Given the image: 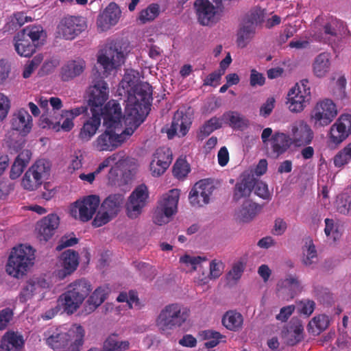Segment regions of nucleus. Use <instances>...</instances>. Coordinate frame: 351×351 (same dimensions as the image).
Segmentation results:
<instances>
[{"mask_svg":"<svg viewBox=\"0 0 351 351\" xmlns=\"http://www.w3.org/2000/svg\"><path fill=\"white\" fill-rule=\"evenodd\" d=\"M265 15V10L259 8H255L252 9L245 16L243 21L248 24L254 25V27H256L258 24H261L264 21Z\"/></svg>","mask_w":351,"mask_h":351,"instance_id":"nucleus-45","label":"nucleus"},{"mask_svg":"<svg viewBox=\"0 0 351 351\" xmlns=\"http://www.w3.org/2000/svg\"><path fill=\"white\" fill-rule=\"evenodd\" d=\"M265 82V77L264 75L258 72L256 69H253L251 70L250 77V84L252 87H255L256 86H263Z\"/></svg>","mask_w":351,"mask_h":351,"instance_id":"nucleus-61","label":"nucleus"},{"mask_svg":"<svg viewBox=\"0 0 351 351\" xmlns=\"http://www.w3.org/2000/svg\"><path fill=\"white\" fill-rule=\"evenodd\" d=\"M50 165L48 161L38 160L25 173L21 186L25 190L32 191L40 186L44 179H47L49 175Z\"/></svg>","mask_w":351,"mask_h":351,"instance_id":"nucleus-8","label":"nucleus"},{"mask_svg":"<svg viewBox=\"0 0 351 351\" xmlns=\"http://www.w3.org/2000/svg\"><path fill=\"white\" fill-rule=\"evenodd\" d=\"M173 215L156 206L154 215L153 221L155 224L162 226L167 223Z\"/></svg>","mask_w":351,"mask_h":351,"instance_id":"nucleus-57","label":"nucleus"},{"mask_svg":"<svg viewBox=\"0 0 351 351\" xmlns=\"http://www.w3.org/2000/svg\"><path fill=\"white\" fill-rule=\"evenodd\" d=\"M189 313L186 308L178 303L165 306L160 312L156 324L163 333L180 327L187 319Z\"/></svg>","mask_w":351,"mask_h":351,"instance_id":"nucleus-6","label":"nucleus"},{"mask_svg":"<svg viewBox=\"0 0 351 351\" xmlns=\"http://www.w3.org/2000/svg\"><path fill=\"white\" fill-rule=\"evenodd\" d=\"M84 335L83 327L74 324L67 332L51 335L46 339V343L54 351H80Z\"/></svg>","mask_w":351,"mask_h":351,"instance_id":"nucleus-5","label":"nucleus"},{"mask_svg":"<svg viewBox=\"0 0 351 351\" xmlns=\"http://www.w3.org/2000/svg\"><path fill=\"white\" fill-rule=\"evenodd\" d=\"M304 82L308 83V80H304L302 81L304 94H302L300 87L291 88L288 93L289 109L291 112H298L302 111L305 106L306 101L308 100V97H309L310 90L308 89V91L306 92L304 87Z\"/></svg>","mask_w":351,"mask_h":351,"instance_id":"nucleus-26","label":"nucleus"},{"mask_svg":"<svg viewBox=\"0 0 351 351\" xmlns=\"http://www.w3.org/2000/svg\"><path fill=\"white\" fill-rule=\"evenodd\" d=\"M213 3L218 5L221 0H196L195 2L197 20L202 25H213L218 21L217 8Z\"/></svg>","mask_w":351,"mask_h":351,"instance_id":"nucleus-13","label":"nucleus"},{"mask_svg":"<svg viewBox=\"0 0 351 351\" xmlns=\"http://www.w3.org/2000/svg\"><path fill=\"white\" fill-rule=\"evenodd\" d=\"M351 158V144L340 151L334 158V165L337 167H341L348 162Z\"/></svg>","mask_w":351,"mask_h":351,"instance_id":"nucleus-51","label":"nucleus"},{"mask_svg":"<svg viewBox=\"0 0 351 351\" xmlns=\"http://www.w3.org/2000/svg\"><path fill=\"white\" fill-rule=\"evenodd\" d=\"M124 61L122 47L119 43L115 41L107 43L97 58V62L104 69V75L106 76L123 64Z\"/></svg>","mask_w":351,"mask_h":351,"instance_id":"nucleus-7","label":"nucleus"},{"mask_svg":"<svg viewBox=\"0 0 351 351\" xmlns=\"http://www.w3.org/2000/svg\"><path fill=\"white\" fill-rule=\"evenodd\" d=\"M254 25H250L243 21L237 34V43L241 48H244L253 38L256 33Z\"/></svg>","mask_w":351,"mask_h":351,"instance_id":"nucleus-39","label":"nucleus"},{"mask_svg":"<svg viewBox=\"0 0 351 351\" xmlns=\"http://www.w3.org/2000/svg\"><path fill=\"white\" fill-rule=\"evenodd\" d=\"M85 68L86 62L82 58L68 60L60 69V78L64 82L71 81L82 75Z\"/></svg>","mask_w":351,"mask_h":351,"instance_id":"nucleus-25","label":"nucleus"},{"mask_svg":"<svg viewBox=\"0 0 351 351\" xmlns=\"http://www.w3.org/2000/svg\"><path fill=\"white\" fill-rule=\"evenodd\" d=\"M222 119L234 130H243L249 125V120L237 111H228L223 113Z\"/></svg>","mask_w":351,"mask_h":351,"instance_id":"nucleus-37","label":"nucleus"},{"mask_svg":"<svg viewBox=\"0 0 351 351\" xmlns=\"http://www.w3.org/2000/svg\"><path fill=\"white\" fill-rule=\"evenodd\" d=\"M92 289L88 280L77 279L67 285L65 291L59 296L58 304L64 313L72 315L81 306Z\"/></svg>","mask_w":351,"mask_h":351,"instance_id":"nucleus-2","label":"nucleus"},{"mask_svg":"<svg viewBox=\"0 0 351 351\" xmlns=\"http://www.w3.org/2000/svg\"><path fill=\"white\" fill-rule=\"evenodd\" d=\"M222 123L219 118L213 117L206 121L200 128V134L203 138L209 136L215 130L221 128Z\"/></svg>","mask_w":351,"mask_h":351,"instance_id":"nucleus-47","label":"nucleus"},{"mask_svg":"<svg viewBox=\"0 0 351 351\" xmlns=\"http://www.w3.org/2000/svg\"><path fill=\"white\" fill-rule=\"evenodd\" d=\"M35 291V283L32 281H28L26 285L23 287L20 294L19 300L21 302L25 303L30 300Z\"/></svg>","mask_w":351,"mask_h":351,"instance_id":"nucleus-58","label":"nucleus"},{"mask_svg":"<svg viewBox=\"0 0 351 351\" xmlns=\"http://www.w3.org/2000/svg\"><path fill=\"white\" fill-rule=\"evenodd\" d=\"M92 117H89L83 124L79 133V138L83 142H88L95 134L101 125L102 112L99 110L90 108Z\"/></svg>","mask_w":351,"mask_h":351,"instance_id":"nucleus-22","label":"nucleus"},{"mask_svg":"<svg viewBox=\"0 0 351 351\" xmlns=\"http://www.w3.org/2000/svg\"><path fill=\"white\" fill-rule=\"evenodd\" d=\"M330 324L328 316L326 315H319L315 316L310 321L308 324V330L313 334L319 335L325 330Z\"/></svg>","mask_w":351,"mask_h":351,"instance_id":"nucleus-42","label":"nucleus"},{"mask_svg":"<svg viewBox=\"0 0 351 351\" xmlns=\"http://www.w3.org/2000/svg\"><path fill=\"white\" fill-rule=\"evenodd\" d=\"M351 134V115L344 114L340 116L330 130V143L335 146L342 143Z\"/></svg>","mask_w":351,"mask_h":351,"instance_id":"nucleus-15","label":"nucleus"},{"mask_svg":"<svg viewBox=\"0 0 351 351\" xmlns=\"http://www.w3.org/2000/svg\"><path fill=\"white\" fill-rule=\"evenodd\" d=\"M100 199L99 196L95 195H88L84 197L81 201L75 202L74 208H72L71 213H77V209L79 212V219L84 222L88 221L92 219L93 216L96 213Z\"/></svg>","mask_w":351,"mask_h":351,"instance_id":"nucleus-16","label":"nucleus"},{"mask_svg":"<svg viewBox=\"0 0 351 351\" xmlns=\"http://www.w3.org/2000/svg\"><path fill=\"white\" fill-rule=\"evenodd\" d=\"M160 13V8L157 3H152L139 12L138 20L142 23L154 20Z\"/></svg>","mask_w":351,"mask_h":351,"instance_id":"nucleus-44","label":"nucleus"},{"mask_svg":"<svg viewBox=\"0 0 351 351\" xmlns=\"http://www.w3.org/2000/svg\"><path fill=\"white\" fill-rule=\"evenodd\" d=\"M224 265L221 261L213 260L210 263V275L202 279L203 284L208 282V278H217L223 273Z\"/></svg>","mask_w":351,"mask_h":351,"instance_id":"nucleus-52","label":"nucleus"},{"mask_svg":"<svg viewBox=\"0 0 351 351\" xmlns=\"http://www.w3.org/2000/svg\"><path fill=\"white\" fill-rule=\"evenodd\" d=\"M149 198V191L145 184L136 186L130 194L126 204L127 215L130 219L137 218L142 213L143 208Z\"/></svg>","mask_w":351,"mask_h":351,"instance_id":"nucleus-10","label":"nucleus"},{"mask_svg":"<svg viewBox=\"0 0 351 351\" xmlns=\"http://www.w3.org/2000/svg\"><path fill=\"white\" fill-rule=\"evenodd\" d=\"M10 109V101L3 93H0V121L6 117Z\"/></svg>","mask_w":351,"mask_h":351,"instance_id":"nucleus-63","label":"nucleus"},{"mask_svg":"<svg viewBox=\"0 0 351 351\" xmlns=\"http://www.w3.org/2000/svg\"><path fill=\"white\" fill-rule=\"evenodd\" d=\"M152 88L148 83L136 84L133 93H129L125 108V117L127 119L136 121L145 113H148L152 101Z\"/></svg>","mask_w":351,"mask_h":351,"instance_id":"nucleus-3","label":"nucleus"},{"mask_svg":"<svg viewBox=\"0 0 351 351\" xmlns=\"http://www.w3.org/2000/svg\"><path fill=\"white\" fill-rule=\"evenodd\" d=\"M14 49L19 56L29 57L36 51V45L27 38L24 33L19 32L14 36Z\"/></svg>","mask_w":351,"mask_h":351,"instance_id":"nucleus-33","label":"nucleus"},{"mask_svg":"<svg viewBox=\"0 0 351 351\" xmlns=\"http://www.w3.org/2000/svg\"><path fill=\"white\" fill-rule=\"evenodd\" d=\"M254 182H256V186L254 188V193L265 200H270L271 199V195L269 191L267 184L254 177Z\"/></svg>","mask_w":351,"mask_h":351,"instance_id":"nucleus-53","label":"nucleus"},{"mask_svg":"<svg viewBox=\"0 0 351 351\" xmlns=\"http://www.w3.org/2000/svg\"><path fill=\"white\" fill-rule=\"evenodd\" d=\"M78 243V239L73 234L72 237L64 235L60 239L56 249L57 251H61L63 249L73 246Z\"/></svg>","mask_w":351,"mask_h":351,"instance_id":"nucleus-59","label":"nucleus"},{"mask_svg":"<svg viewBox=\"0 0 351 351\" xmlns=\"http://www.w3.org/2000/svg\"><path fill=\"white\" fill-rule=\"evenodd\" d=\"M331 62L329 53L323 52L317 55L313 63V74L322 78L325 77L330 69Z\"/></svg>","mask_w":351,"mask_h":351,"instance_id":"nucleus-34","label":"nucleus"},{"mask_svg":"<svg viewBox=\"0 0 351 351\" xmlns=\"http://www.w3.org/2000/svg\"><path fill=\"white\" fill-rule=\"evenodd\" d=\"M26 136L14 130H9L8 132L4 141L10 154H19L23 150V148L26 143L25 138Z\"/></svg>","mask_w":351,"mask_h":351,"instance_id":"nucleus-30","label":"nucleus"},{"mask_svg":"<svg viewBox=\"0 0 351 351\" xmlns=\"http://www.w3.org/2000/svg\"><path fill=\"white\" fill-rule=\"evenodd\" d=\"M34 260V249L29 245L21 244L12 248L5 266L6 272L14 278H21L33 266Z\"/></svg>","mask_w":351,"mask_h":351,"instance_id":"nucleus-4","label":"nucleus"},{"mask_svg":"<svg viewBox=\"0 0 351 351\" xmlns=\"http://www.w3.org/2000/svg\"><path fill=\"white\" fill-rule=\"evenodd\" d=\"M112 219L114 218L111 215H110L105 210H102L101 208L100 207V210L96 214L92 221V226L95 228H99L108 223Z\"/></svg>","mask_w":351,"mask_h":351,"instance_id":"nucleus-56","label":"nucleus"},{"mask_svg":"<svg viewBox=\"0 0 351 351\" xmlns=\"http://www.w3.org/2000/svg\"><path fill=\"white\" fill-rule=\"evenodd\" d=\"M291 131L293 142L297 146H305L311 143L313 132L304 121L296 123L293 125Z\"/></svg>","mask_w":351,"mask_h":351,"instance_id":"nucleus-28","label":"nucleus"},{"mask_svg":"<svg viewBox=\"0 0 351 351\" xmlns=\"http://www.w3.org/2000/svg\"><path fill=\"white\" fill-rule=\"evenodd\" d=\"M10 125V130L27 135L31 132L33 126L32 117L26 110L21 108L13 113Z\"/></svg>","mask_w":351,"mask_h":351,"instance_id":"nucleus-20","label":"nucleus"},{"mask_svg":"<svg viewBox=\"0 0 351 351\" xmlns=\"http://www.w3.org/2000/svg\"><path fill=\"white\" fill-rule=\"evenodd\" d=\"M255 186L254 175L249 173H243L241 180L237 182L234 187L233 200L239 202L241 199L250 197Z\"/></svg>","mask_w":351,"mask_h":351,"instance_id":"nucleus-24","label":"nucleus"},{"mask_svg":"<svg viewBox=\"0 0 351 351\" xmlns=\"http://www.w3.org/2000/svg\"><path fill=\"white\" fill-rule=\"evenodd\" d=\"M243 323V315L234 311L226 312L222 318L223 325L227 329L232 331H237L241 328Z\"/></svg>","mask_w":351,"mask_h":351,"instance_id":"nucleus-40","label":"nucleus"},{"mask_svg":"<svg viewBox=\"0 0 351 351\" xmlns=\"http://www.w3.org/2000/svg\"><path fill=\"white\" fill-rule=\"evenodd\" d=\"M192 121L189 116L181 110H177L173 117L171 126L167 130V134L169 139L175 136H184L189 132Z\"/></svg>","mask_w":351,"mask_h":351,"instance_id":"nucleus-19","label":"nucleus"},{"mask_svg":"<svg viewBox=\"0 0 351 351\" xmlns=\"http://www.w3.org/2000/svg\"><path fill=\"white\" fill-rule=\"evenodd\" d=\"M62 269L58 271L57 276L64 279L73 273L79 265L78 253L72 250H67L61 254Z\"/></svg>","mask_w":351,"mask_h":351,"instance_id":"nucleus-27","label":"nucleus"},{"mask_svg":"<svg viewBox=\"0 0 351 351\" xmlns=\"http://www.w3.org/2000/svg\"><path fill=\"white\" fill-rule=\"evenodd\" d=\"M13 317V311L10 308H3L0 311V330L5 329Z\"/></svg>","mask_w":351,"mask_h":351,"instance_id":"nucleus-60","label":"nucleus"},{"mask_svg":"<svg viewBox=\"0 0 351 351\" xmlns=\"http://www.w3.org/2000/svg\"><path fill=\"white\" fill-rule=\"evenodd\" d=\"M337 115V110L334 102L328 99L317 103L311 112V119L317 126L329 125Z\"/></svg>","mask_w":351,"mask_h":351,"instance_id":"nucleus-9","label":"nucleus"},{"mask_svg":"<svg viewBox=\"0 0 351 351\" xmlns=\"http://www.w3.org/2000/svg\"><path fill=\"white\" fill-rule=\"evenodd\" d=\"M271 147L275 158L284 154L290 146V138L282 132H276L271 137Z\"/></svg>","mask_w":351,"mask_h":351,"instance_id":"nucleus-35","label":"nucleus"},{"mask_svg":"<svg viewBox=\"0 0 351 351\" xmlns=\"http://www.w3.org/2000/svg\"><path fill=\"white\" fill-rule=\"evenodd\" d=\"M179 197L180 190L177 189H171L162 195L158 201L157 207L173 215L178 210Z\"/></svg>","mask_w":351,"mask_h":351,"instance_id":"nucleus-29","label":"nucleus"},{"mask_svg":"<svg viewBox=\"0 0 351 351\" xmlns=\"http://www.w3.org/2000/svg\"><path fill=\"white\" fill-rule=\"evenodd\" d=\"M5 339L16 350L21 349L24 346V340L21 335L14 332H8L5 333Z\"/></svg>","mask_w":351,"mask_h":351,"instance_id":"nucleus-55","label":"nucleus"},{"mask_svg":"<svg viewBox=\"0 0 351 351\" xmlns=\"http://www.w3.org/2000/svg\"><path fill=\"white\" fill-rule=\"evenodd\" d=\"M317 258V250L313 241H311L306 250H304L302 263L307 267L312 265L316 262Z\"/></svg>","mask_w":351,"mask_h":351,"instance_id":"nucleus-50","label":"nucleus"},{"mask_svg":"<svg viewBox=\"0 0 351 351\" xmlns=\"http://www.w3.org/2000/svg\"><path fill=\"white\" fill-rule=\"evenodd\" d=\"M245 264L242 261H238L233 264L232 269L227 274L228 280L237 281L239 280L245 270Z\"/></svg>","mask_w":351,"mask_h":351,"instance_id":"nucleus-54","label":"nucleus"},{"mask_svg":"<svg viewBox=\"0 0 351 351\" xmlns=\"http://www.w3.org/2000/svg\"><path fill=\"white\" fill-rule=\"evenodd\" d=\"M124 196L122 194H111L101 203V208L113 218L116 217L123 206Z\"/></svg>","mask_w":351,"mask_h":351,"instance_id":"nucleus-31","label":"nucleus"},{"mask_svg":"<svg viewBox=\"0 0 351 351\" xmlns=\"http://www.w3.org/2000/svg\"><path fill=\"white\" fill-rule=\"evenodd\" d=\"M19 32L24 33V36L33 43L38 41L44 34L43 28L40 25L27 26Z\"/></svg>","mask_w":351,"mask_h":351,"instance_id":"nucleus-48","label":"nucleus"},{"mask_svg":"<svg viewBox=\"0 0 351 351\" xmlns=\"http://www.w3.org/2000/svg\"><path fill=\"white\" fill-rule=\"evenodd\" d=\"M303 326L300 323L294 326H290L287 332L282 331V337L286 339V343L289 346H294L302 341L303 336Z\"/></svg>","mask_w":351,"mask_h":351,"instance_id":"nucleus-41","label":"nucleus"},{"mask_svg":"<svg viewBox=\"0 0 351 351\" xmlns=\"http://www.w3.org/2000/svg\"><path fill=\"white\" fill-rule=\"evenodd\" d=\"M315 307V303L313 300H307L300 302V313L307 317L310 316Z\"/></svg>","mask_w":351,"mask_h":351,"instance_id":"nucleus-62","label":"nucleus"},{"mask_svg":"<svg viewBox=\"0 0 351 351\" xmlns=\"http://www.w3.org/2000/svg\"><path fill=\"white\" fill-rule=\"evenodd\" d=\"M121 14L119 5L114 2L110 3L97 19L98 27L104 31L109 29L110 26L115 25L119 20Z\"/></svg>","mask_w":351,"mask_h":351,"instance_id":"nucleus-23","label":"nucleus"},{"mask_svg":"<svg viewBox=\"0 0 351 351\" xmlns=\"http://www.w3.org/2000/svg\"><path fill=\"white\" fill-rule=\"evenodd\" d=\"M344 28L341 21L337 19H331L324 26V30L326 34L332 36H338L341 34V29Z\"/></svg>","mask_w":351,"mask_h":351,"instance_id":"nucleus-49","label":"nucleus"},{"mask_svg":"<svg viewBox=\"0 0 351 351\" xmlns=\"http://www.w3.org/2000/svg\"><path fill=\"white\" fill-rule=\"evenodd\" d=\"M173 160L172 152L168 147L158 148L150 163V171L154 176H160L169 168Z\"/></svg>","mask_w":351,"mask_h":351,"instance_id":"nucleus-18","label":"nucleus"},{"mask_svg":"<svg viewBox=\"0 0 351 351\" xmlns=\"http://www.w3.org/2000/svg\"><path fill=\"white\" fill-rule=\"evenodd\" d=\"M32 152L29 149H23L14 160L10 171V178L15 180L21 176L31 159Z\"/></svg>","mask_w":351,"mask_h":351,"instance_id":"nucleus-32","label":"nucleus"},{"mask_svg":"<svg viewBox=\"0 0 351 351\" xmlns=\"http://www.w3.org/2000/svg\"><path fill=\"white\" fill-rule=\"evenodd\" d=\"M128 341H119L117 336H110L104 342V351H125L129 349Z\"/></svg>","mask_w":351,"mask_h":351,"instance_id":"nucleus-43","label":"nucleus"},{"mask_svg":"<svg viewBox=\"0 0 351 351\" xmlns=\"http://www.w3.org/2000/svg\"><path fill=\"white\" fill-rule=\"evenodd\" d=\"M87 28L86 19L82 16H67L64 17L59 25V33L66 40H73Z\"/></svg>","mask_w":351,"mask_h":351,"instance_id":"nucleus-12","label":"nucleus"},{"mask_svg":"<svg viewBox=\"0 0 351 351\" xmlns=\"http://www.w3.org/2000/svg\"><path fill=\"white\" fill-rule=\"evenodd\" d=\"M275 99L274 97H269L260 108V115L263 117H268L274 108Z\"/></svg>","mask_w":351,"mask_h":351,"instance_id":"nucleus-64","label":"nucleus"},{"mask_svg":"<svg viewBox=\"0 0 351 351\" xmlns=\"http://www.w3.org/2000/svg\"><path fill=\"white\" fill-rule=\"evenodd\" d=\"M60 224L59 217L56 214H49L37 222L36 230L40 241H47L55 233Z\"/></svg>","mask_w":351,"mask_h":351,"instance_id":"nucleus-21","label":"nucleus"},{"mask_svg":"<svg viewBox=\"0 0 351 351\" xmlns=\"http://www.w3.org/2000/svg\"><path fill=\"white\" fill-rule=\"evenodd\" d=\"M86 111L87 108L85 106H80L71 110H62L61 114L58 117H55V121L47 119V123L49 128H51L56 132L60 130L69 132L74 127V119Z\"/></svg>","mask_w":351,"mask_h":351,"instance_id":"nucleus-11","label":"nucleus"},{"mask_svg":"<svg viewBox=\"0 0 351 351\" xmlns=\"http://www.w3.org/2000/svg\"><path fill=\"white\" fill-rule=\"evenodd\" d=\"M102 118L106 130L97 137L93 146L99 152H112L124 141L123 135L116 134L112 130L119 125L122 118L119 104L114 100L109 101L104 107Z\"/></svg>","mask_w":351,"mask_h":351,"instance_id":"nucleus-1","label":"nucleus"},{"mask_svg":"<svg viewBox=\"0 0 351 351\" xmlns=\"http://www.w3.org/2000/svg\"><path fill=\"white\" fill-rule=\"evenodd\" d=\"M190 171V165L184 158H178L173 167V174L178 179L185 178Z\"/></svg>","mask_w":351,"mask_h":351,"instance_id":"nucleus-46","label":"nucleus"},{"mask_svg":"<svg viewBox=\"0 0 351 351\" xmlns=\"http://www.w3.org/2000/svg\"><path fill=\"white\" fill-rule=\"evenodd\" d=\"M108 293V288L107 287H97L87 300L85 311L88 313L93 312L105 301Z\"/></svg>","mask_w":351,"mask_h":351,"instance_id":"nucleus-36","label":"nucleus"},{"mask_svg":"<svg viewBox=\"0 0 351 351\" xmlns=\"http://www.w3.org/2000/svg\"><path fill=\"white\" fill-rule=\"evenodd\" d=\"M262 208L263 206L251 200L245 201L239 211L240 219L243 222H250L261 211Z\"/></svg>","mask_w":351,"mask_h":351,"instance_id":"nucleus-38","label":"nucleus"},{"mask_svg":"<svg viewBox=\"0 0 351 351\" xmlns=\"http://www.w3.org/2000/svg\"><path fill=\"white\" fill-rule=\"evenodd\" d=\"M108 99V86L107 83L103 79L95 81L93 85L89 88L88 104L90 108L97 109L99 112H101L104 110L101 106Z\"/></svg>","mask_w":351,"mask_h":351,"instance_id":"nucleus-17","label":"nucleus"},{"mask_svg":"<svg viewBox=\"0 0 351 351\" xmlns=\"http://www.w3.org/2000/svg\"><path fill=\"white\" fill-rule=\"evenodd\" d=\"M213 190L214 186L206 180L196 182L189 195L191 204L193 206L202 207L208 204Z\"/></svg>","mask_w":351,"mask_h":351,"instance_id":"nucleus-14","label":"nucleus"}]
</instances>
